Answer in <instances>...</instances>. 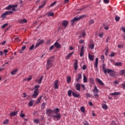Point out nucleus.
Listing matches in <instances>:
<instances>
[{"mask_svg":"<svg viewBox=\"0 0 125 125\" xmlns=\"http://www.w3.org/2000/svg\"><path fill=\"white\" fill-rule=\"evenodd\" d=\"M60 111V110H59V108H56L55 109V110L53 111V113L55 114H59L58 113H59Z\"/></svg>","mask_w":125,"mask_h":125,"instance_id":"cd10ccee","label":"nucleus"},{"mask_svg":"<svg viewBox=\"0 0 125 125\" xmlns=\"http://www.w3.org/2000/svg\"><path fill=\"white\" fill-rule=\"evenodd\" d=\"M58 83H59L58 80L55 81L54 83L55 89H58V87H59V85H58Z\"/></svg>","mask_w":125,"mask_h":125,"instance_id":"9b49d317","label":"nucleus"},{"mask_svg":"<svg viewBox=\"0 0 125 125\" xmlns=\"http://www.w3.org/2000/svg\"><path fill=\"white\" fill-rule=\"evenodd\" d=\"M102 68H103V72H104V74H106L107 73V71H108V70L109 69H106L105 68V64H103L102 65Z\"/></svg>","mask_w":125,"mask_h":125,"instance_id":"412c9836","label":"nucleus"},{"mask_svg":"<svg viewBox=\"0 0 125 125\" xmlns=\"http://www.w3.org/2000/svg\"><path fill=\"white\" fill-rule=\"evenodd\" d=\"M45 108V103H43L42 105V109H44Z\"/></svg>","mask_w":125,"mask_h":125,"instance_id":"a18cd8bd","label":"nucleus"},{"mask_svg":"<svg viewBox=\"0 0 125 125\" xmlns=\"http://www.w3.org/2000/svg\"><path fill=\"white\" fill-rule=\"evenodd\" d=\"M95 69L96 71H98V69L97 68L98 67V58H96V62L95 63Z\"/></svg>","mask_w":125,"mask_h":125,"instance_id":"4468645a","label":"nucleus"},{"mask_svg":"<svg viewBox=\"0 0 125 125\" xmlns=\"http://www.w3.org/2000/svg\"><path fill=\"white\" fill-rule=\"evenodd\" d=\"M13 6L12 5H9L7 7H6V9L7 10H10V9H11L12 8Z\"/></svg>","mask_w":125,"mask_h":125,"instance_id":"58836bf2","label":"nucleus"},{"mask_svg":"<svg viewBox=\"0 0 125 125\" xmlns=\"http://www.w3.org/2000/svg\"><path fill=\"white\" fill-rule=\"evenodd\" d=\"M79 42L81 44L83 43V42H84V41L83 40H80L79 41Z\"/></svg>","mask_w":125,"mask_h":125,"instance_id":"69168bd1","label":"nucleus"},{"mask_svg":"<svg viewBox=\"0 0 125 125\" xmlns=\"http://www.w3.org/2000/svg\"><path fill=\"white\" fill-rule=\"evenodd\" d=\"M104 33H101L99 34V37L100 38H102L103 37Z\"/></svg>","mask_w":125,"mask_h":125,"instance_id":"13d9d810","label":"nucleus"},{"mask_svg":"<svg viewBox=\"0 0 125 125\" xmlns=\"http://www.w3.org/2000/svg\"><path fill=\"white\" fill-rule=\"evenodd\" d=\"M12 11H6L1 15V18L4 19V18H6L7 15H9V14H12Z\"/></svg>","mask_w":125,"mask_h":125,"instance_id":"20e7f679","label":"nucleus"},{"mask_svg":"<svg viewBox=\"0 0 125 125\" xmlns=\"http://www.w3.org/2000/svg\"><path fill=\"white\" fill-rule=\"evenodd\" d=\"M121 19V18L120 17H115V21H116V22H119V21H120V20Z\"/></svg>","mask_w":125,"mask_h":125,"instance_id":"37998d69","label":"nucleus"},{"mask_svg":"<svg viewBox=\"0 0 125 125\" xmlns=\"http://www.w3.org/2000/svg\"><path fill=\"white\" fill-rule=\"evenodd\" d=\"M72 94L74 97H75L76 98H79L80 97V94H78L76 92H72Z\"/></svg>","mask_w":125,"mask_h":125,"instance_id":"a211bd4d","label":"nucleus"},{"mask_svg":"<svg viewBox=\"0 0 125 125\" xmlns=\"http://www.w3.org/2000/svg\"><path fill=\"white\" fill-rule=\"evenodd\" d=\"M54 57H51L47 60V63L46 65V70H49L50 68L52 67L53 64L52 62H53V59H54Z\"/></svg>","mask_w":125,"mask_h":125,"instance_id":"f257e3e1","label":"nucleus"},{"mask_svg":"<svg viewBox=\"0 0 125 125\" xmlns=\"http://www.w3.org/2000/svg\"><path fill=\"white\" fill-rule=\"evenodd\" d=\"M42 79H43V75H42L41 78L39 80L36 81L37 83H38L39 84L42 83Z\"/></svg>","mask_w":125,"mask_h":125,"instance_id":"bb28decb","label":"nucleus"},{"mask_svg":"<svg viewBox=\"0 0 125 125\" xmlns=\"http://www.w3.org/2000/svg\"><path fill=\"white\" fill-rule=\"evenodd\" d=\"M96 81L99 83V84H100V85H102L103 86H104V83L99 78H96Z\"/></svg>","mask_w":125,"mask_h":125,"instance_id":"2eb2a0df","label":"nucleus"},{"mask_svg":"<svg viewBox=\"0 0 125 125\" xmlns=\"http://www.w3.org/2000/svg\"><path fill=\"white\" fill-rule=\"evenodd\" d=\"M83 83H87V78L85 77V75H83Z\"/></svg>","mask_w":125,"mask_h":125,"instance_id":"f704fd0d","label":"nucleus"},{"mask_svg":"<svg viewBox=\"0 0 125 125\" xmlns=\"http://www.w3.org/2000/svg\"><path fill=\"white\" fill-rule=\"evenodd\" d=\"M47 16H54V13L50 11L49 13H47Z\"/></svg>","mask_w":125,"mask_h":125,"instance_id":"72a5a7b5","label":"nucleus"},{"mask_svg":"<svg viewBox=\"0 0 125 125\" xmlns=\"http://www.w3.org/2000/svg\"><path fill=\"white\" fill-rule=\"evenodd\" d=\"M40 87L39 85H36L34 87L35 89H38V88Z\"/></svg>","mask_w":125,"mask_h":125,"instance_id":"6e6d98bb","label":"nucleus"},{"mask_svg":"<svg viewBox=\"0 0 125 125\" xmlns=\"http://www.w3.org/2000/svg\"><path fill=\"white\" fill-rule=\"evenodd\" d=\"M122 65H123V63L121 62H116L114 64V65L117 66V67H122Z\"/></svg>","mask_w":125,"mask_h":125,"instance_id":"b1692460","label":"nucleus"},{"mask_svg":"<svg viewBox=\"0 0 125 125\" xmlns=\"http://www.w3.org/2000/svg\"><path fill=\"white\" fill-rule=\"evenodd\" d=\"M109 0H104V3H109Z\"/></svg>","mask_w":125,"mask_h":125,"instance_id":"0e129e2a","label":"nucleus"},{"mask_svg":"<svg viewBox=\"0 0 125 125\" xmlns=\"http://www.w3.org/2000/svg\"><path fill=\"white\" fill-rule=\"evenodd\" d=\"M20 23H21V24H24L25 23H27V20H26L25 19H23L20 21Z\"/></svg>","mask_w":125,"mask_h":125,"instance_id":"2f4dec72","label":"nucleus"},{"mask_svg":"<svg viewBox=\"0 0 125 125\" xmlns=\"http://www.w3.org/2000/svg\"><path fill=\"white\" fill-rule=\"evenodd\" d=\"M125 73V69L121 70L120 71V75H121V76H122V75H124Z\"/></svg>","mask_w":125,"mask_h":125,"instance_id":"c03bdc74","label":"nucleus"},{"mask_svg":"<svg viewBox=\"0 0 125 125\" xmlns=\"http://www.w3.org/2000/svg\"><path fill=\"white\" fill-rule=\"evenodd\" d=\"M74 54V52H72L71 53H69L68 55H67L65 57V60H68L72 57V55Z\"/></svg>","mask_w":125,"mask_h":125,"instance_id":"ddd939ff","label":"nucleus"},{"mask_svg":"<svg viewBox=\"0 0 125 125\" xmlns=\"http://www.w3.org/2000/svg\"><path fill=\"white\" fill-rule=\"evenodd\" d=\"M84 50V46H82L81 49V52L80 54V57H83V53L84 52H83V50Z\"/></svg>","mask_w":125,"mask_h":125,"instance_id":"f3484780","label":"nucleus"},{"mask_svg":"<svg viewBox=\"0 0 125 125\" xmlns=\"http://www.w3.org/2000/svg\"><path fill=\"white\" fill-rule=\"evenodd\" d=\"M39 95V89H36L34 90V93L32 94L33 98H36Z\"/></svg>","mask_w":125,"mask_h":125,"instance_id":"1a4fd4ad","label":"nucleus"},{"mask_svg":"<svg viewBox=\"0 0 125 125\" xmlns=\"http://www.w3.org/2000/svg\"><path fill=\"white\" fill-rule=\"evenodd\" d=\"M76 86L77 90H78L79 91H80V90H81V84L77 83L76 85Z\"/></svg>","mask_w":125,"mask_h":125,"instance_id":"393cba45","label":"nucleus"},{"mask_svg":"<svg viewBox=\"0 0 125 125\" xmlns=\"http://www.w3.org/2000/svg\"><path fill=\"white\" fill-rule=\"evenodd\" d=\"M106 73L109 74L110 76H111V77H114V76H115V71L113 70L108 69H107Z\"/></svg>","mask_w":125,"mask_h":125,"instance_id":"6e6552de","label":"nucleus"},{"mask_svg":"<svg viewBox=\"0 0 125 125\" xmlns=\"http://www.w3.org/2000/svg\"><path fill=\"white\" fill-rule=\"evenodd\" d=\"M73 92H72V90H69L68 92H67V94L68 95V96L69 97H71V96H72V93Z\"/></svg>","mask_w":125,"mask_h":125,"instance_id":"473e14b6","label":"nucleus"},{"mask_svg":"<svg viewBox=\"0 0 125 125\" xmlns=\"http://www.w3.org/2000/svg\"><path fill=\"white\" fill-rule=\"evenodd\" d=\"M94 20H91L89 21V25H90L92 24H94Z\"/></svg>","mask_w":125,"mask_h":125,"instance_id":"79ce46f5","label":"nucleus"},{"mask_svg":"<svg viewBox=\"0 0 125 125\" xmlns=\"http://www.w3.org/2000/svg\"><path fill=\"white\" fill-rule=\"evenodd\" d=\"M3 124L5 125H8L9 124V120L6 119L3 122Z\"/></svg>","mask_w":125,"mask_h":125,"instance_id":"c756f323","label":"nucleus"},{"mask_svg":"<svg viewBox=\"0 0 125 125\" xmlns=\"http://www.w3.org/2000/svg\"><path fill=\"white\" fill-rule=\"evenodd\" d=\"M85 16H86V15H82L80 16L79 17H75V18H74L71 21V25H74V23H75V22L76 21H79V20H81V19H82V18H83V17H85Z\"/></svg>","mask_w":125,"mask_h":125,"instance_id":"f03ea898","label":"nucleus"},{"mask_svg":"<svg viewBox=\"0 0 125 125\" xmlns=\"http://www.w3.org/2000/svg\"><path fill=\"white\" fill-rule=\"evenodd\" d=\"M37 42H37L35 46V48H38V47H39V46H40L41 45V44H42V43H43L44 42V40H38L37 41Z\"/></svg>","mask_w":125,"mask_h":125,"instance_id":"423d86ee","label":"nucleus"},{"mask_svg":"<svg viewBox=\"0 0 125 125\" xmlns=\"http://www.w3.org/2000/svg\"><path fill=\"white\" fill-rule=\"evenodd\" d=\"M82 74L80 73L78 75V77L76 79V82L79 83V82H80V80H82Z\"/></svg>","mask_w":125,"mask_h":125,"instance_id":"6ab92c4d","label":"nucleus"},{"mask_svg":"<svg viewBox=\"0 0 125 125\" xmlns=\"http://www.w3.org/2000/svg\"><path fill=\"white\" fill-rule=\"evenodd\" d=\"M108 52H109V49H106L105 50V52L104 55L107 56L108 55Z\"/></svg>","mask_w":125,"mask_h":125,"instance_id":"de8ad7c7","label":"nucleus"},{"mask_svg":"<svg viewBox=\"0 0 125 125\" xmlns=\"http://www.w3.org/2000/svg\"><path fill=\"white\" fill-rule=\"evenodd\" d=\"M46 2L45 1H44L43 2H42V4L41 5L39 6V9H42V8H43V7H44L45 6V3Z\"/></svg>","mask_w":125,"mask_h":125,"instance_id":"5701e85b","label":"nucleus"},{"mask_svg":"<svg viewBox=\"0 0 125 125\" xmlns=\"http://www.w3.org/2000/svg\"><path fill=\"white\" fill-rule=\"evenodd\" d=\"M21 118H24V117H25V114L24 113H21L20 115Z\"/></svg>","mask_w":125,"mask_h":125,"instance_id":"052dcab7","label":"nucleus"},{"mask_svg":"<svg viewBox=\"0 0 125 125\" xmlns=\"http://www.w3.org/2000/svg\"><path fill=\"white\" fill-rule=\"evenodd\" d=\"M92 91L93 93H94V96H95V97H98V96H99V95H98L99 90L97 89V87L96 86L94 87V89L92 90Z\"/></svg>","mask_w":125,"mask_h":125,"instance_id":"39448f33","label":"nucleus"},{"mask_svg":"<svg viewBox=\"0 0 125 125\" xmlns=\"http://www.w3.org/2000/svg\"><path fill=\"white\" fill-rule=\"evenodd\" d=\"M28 105L30 107H32V106H33V101H31L29 104Z\"/></svg>","mask_w":125,"mask_h":125,"instance_id":"09e8293b","label":"nucleus"},{"mask_svg":"<svg viewBox=\"0 0 125 125\" xmlns=\"http://www.w3.org/2000/svg\"><path fill=\"white\" fill-rule=\"evenodd\" d=\"M42 98V96L39 97L37 99V103H40Z\"/></svg>","mask_w":125,"mask_h":125,"instance_id":"a19ab883","label":"nucleus"},{"mask_svg":"<svg viewBox=\"0 0 125 125\" xmlns=\"http://www.w3.org/2000/svg\"><path fill=\"white\" fill-rule=\"evenodd\" d=\"M110 56L111 57H114V56H115V53H114V52H111Z\"/></svg>","mask_w":125,"mask_h":125,"instance_id":"bf43d9fd","label":"nucleus"},{"mask_svg":"<svg viewBox=\"0 0 125 125\" xmlns=\"http://www.w3.org/2000/svg\"><path fill=\"white\" fill-rule=\"evenodd\" d=\"M86 34H85V31H83L82 32V34L80 35V38H83V37H85Z\"/></svg>","mask_w":125,"mask_h":125,"instance_id":"c85d7f7f","label":"nucleus"},{"mask_svg":"<svg viewBox=\"0 0 125 125\" xmlns=\"http://www.w3.org/2000/svg\"><path fill=\"white\" fill-rule=\"evenodd\" d=\"M78 60H75V62L74 63V68L75 70H77L78 69Z\"/></svg>","mask_w":125,"mask_h":125,"instance_id":"4be33fe9","label":"nucleus"},{"mask_svg":"<svg viewBox=\"0 0 125 125\" xmlns=\"http://www.w3.org/2000/svg\"><path fill=\"white\" fill-rule=\"evenodd\" d=\"M110 37H107L106 38V40H105L106 42H108L109 41H110Z\"/></svg>","mask_w":125,"mask_h":125,"instance_id":"864d4df0","label":"nucleus"},{"mask_svg":"<svg viewBox=\"0 0 125 125\" xmlns=\"http://www.w3.org/2000/svg\"><path fill=\"white\" fill-rule=\"evenodd\" d=\"M54 46L56 47V48H61V44L59 43V42H56L54 44Z\"/></svg>","mask_w":125,"mask_h":125,"instance_id":"f8f14e48","label":"nucleus"},{"mask_svg":"<svg viewBox=\"0 0 125 125\" xmlns=\"http://www.w3.org/2000/svg\"><path fill=\"white\" fill-rule=\"evenodd\" d=\"M32 79H33V77L31 76H30L27 79L28 82H30V81H31V80H32Z\"/></svg>","mask_w":125,"mask_h":125,"instance_id":"603ef678","label":"nucleus"},{"mask_svg":"<svg viewBox=\"0 0 125 125\" xmlns=\"http://www.w3.org/2000/svg\"><path fill=\"white\" fill-rule=\"evenodd\" d=\"M101 59H102V61L103 62H104V61L105 60V58L104 57V55H103V56H101Z\"/></svg>","mask_w":125,"mask_h":125,"instance_id":"5fc2aeb1","label":"nucleus"},{"mask_svg":"<svg viewBox=\"0 0 125 125\" xmlns=\"http://www.w3.org/2000/svg\"><path fill=\"white\" fill-rule=\"evenodd\" d=\"M112 96H117L118 95H121V92H115L114 93H111L109 94Z\"/></svg>","mask_w":125,"mask_h":125,"instance_id":"dca6fc26","label":"nucleus"},{"mask_svg":"<svg viewBox=\"0 0 125 125\" xmlns=\"http://www.w3.org/2000/svg\"><path fill=\"white\" fill-rule=\"evenodd\" d=\"M111 125H118L115 121H113L112 123L111 124Z\"/></svg>","mask_w":125,"mask_h":125,"instance_id":"e2e57ef3","label":"nucleus"},{"mask_svg":"<svg viewBox=\"0 0 125 125\" xmlns=\"http://www.w3.org/2000/svg\"><path fill=\"white\" fill-rule=\"evenodd\" d=\"M71 77L68 76L67 77V82L68 83H71Z\"/></svg>","mask_w":125,"mask_h":125,"instance_id":"e433bc0d","label":"nucleus"},{"mask_svg":"<svg viewBox=\"0 0 125 125\" xmlns=\"http://www.w3.org/2000/svg\"><path fill=\"white\" fill-rule=\"evenodd\" d=\"M102 108L103 109H104V110H107V109H108V106H107L106 104H103Z\"/></svg>","mask_w":125,"mask_h":125,"instance_id":"7c9ffc66","label":"nucleus"},{"mask_svg":"<svg viewBox=\"0 0 125 125\" xmlns=\"http://www.w3.org/2000/svg\"><path fill=\"white\" fill-rule=\"evenodd\" d=\"M18 113V111H12L10 113V116L11 117H14V116H16L17 115V113Z\"/></svg>","mask_w":125,"mask_h":125,"instance_id":"aec40b11","label":"nucleus"},{"mask_svg":"<svg viewBox=\"0 0 125 125\" xmlns=\"http://www.w3.org/2000/svg\"><path fill=\"white\" fill-rule=\"evenodd\" d=\"M18 71V69H15V70L13 71L11 73V75H15L16 73Z\"/></svg>","mask_w":125,"mask_h":125,"instance_id":"c9c22d12","label":"nucleus"},{"mask_svg":"<svg viewBox=\"0 0 125 125\" xmlns=\"http://www.w3.org/2000/svg\"><path fill=\"white\" fill-rule=\"evenodd\" d=\"M7 25H8V23H5L2 25L1 28H5V27H6Z\"/></svg>","mask_w":125,"mask_h":125,"instance_id":"3c124183","label":"nucleus"},{"mask_svg":"<svg viewBox=\"0 0 125 125\" xmlns=\"http://www.w3.org/2000/svg\"><path fill=\"white\" fill-rule=\"evenodd\" d=\"M46 114L48 117H52L53 116L52 115L53 114V111L51 109H48L46 110Z\"/></svg>","mask_w":125,"mask_h":125,"instance_id":"0eeeda50","label":"nucleus"},{"mask_svg":"<svg viewBox=\"0 0 125 125\" xmlns=\"http://www.w3.org/2000/svg\"><path fill=\"white\" fill-rule=\"evenodd\" d=\"M15 41H16V42H20V39H19V38L17 37L15 39Z\"/></svg>","mask_w":125,"mask_h":125,"instance_id":"338daca9","label":"nucleus"},{"mask_svg":"<svg viewBox=\"0 0 125 125\" xmlns=\"http://www.w3.org/2000/svg\"><path fill=\"white\" fill-rule=\"evenodd\" d=\"M82 69L83 70H85V69H86V65H83Z\"/></svg>","mask_w":125,"mask_h":125,"instance_id":"774afa93","label":"nucleus"},{"mask_svg":"<svg viewBox=\"0 0 125 125\" xmlns=\"http://www.w3.org/2000/svg\"><path fill=\"white\" fill-rule=\"evenodd\" d=\"M88 58L89 59V60H90L91 61H93V59L94 58V56H92L91 55H90V54H88Z\"/></svg>","mask_w":125,"mask_h":125,"instance_id":"a878e982","label":"nucleus"},{"mask_svg":"<svg viewBox=\"0 0 125 125\" xmlns=\"http://www.w3.org/2000/svg\"><path fill=\"white\" fill-rule=\"evenodd\" d=\"M68 24H69V22H68V21H63L62 23V25L64 27H59V30H60L61 29H62V30H65V29L67 28V26H68Z\"/></svg>","mask_w":125,"mask_h":125,"instance_id":"7ed1b4c3","label":"nucleus"},{"mask_svg":"<svg viewBox=\"0 0 125 125\" xmlns=\"http://www.w3.org/2000/svg\"><path fill=\"white\" fill-rule=\"evenodd\" d=\"M56 3H57L56 1H54V2L50 4V6H51V7L54 6L55 5V4H56Z\"/></svg>","mask_w":125,"mask_h":125,"instance_id":"49530a36","label":"nucleus"},{"mask_svg":"<svg viewBox=\"0 0 125 125\" xmlns=\"http://www.w3.org/2000/svg\"><path fill=\"white\" fill-rule=\"evenodd\" d=\"M53 48H54V45H53L49 47V50H52V49H53Z\"/></svg>","mask_w":125,"mask_h":125,"instance_id":"4d7b16f0","label":"nucleus"},{"mask_svg":"<svg viewBox=\"0 0 125 125\" xmlns=\"http://www.w3.org/2000/svg\"><path fill=\"white\" fill-rule=\"evenodd\" d=\"M34 47H35V45L32 44L31 46L29 48L30 50H33V49H34Z\"/></svg>","mask_w":125,"mask_h":125,"instance_id":"8fccbe9b","label":"nucleus"},{"mask_svg":"<svg viewBox=\"0 0 125 125\" xmlns=\"http://www.w3.org/2000/svg\"><path fill=\"white\" fill-rule=\"evenodd\" d=\"M118 47L119 48H122L124 47V45H121V44H119V45H118Z\"/></svg>","mask_w":125,"mask_h":125,"instance_id":"680f3d73","label":"nucleus"},{"mask_svg":"<svg viewBox=\"0 0 125 125\" xmlns=\"http://www.w3.org/2000/svg\"><path fill=\"white\" fill-rule=\"evenodd\" d=\"M54 121H55V118L57 119V121H59L61 118V115L60 114H57L52 116Z\"/></svg>","mask_w":125,"mask_h":125,"instance_id":"9d476101","label":"nucleus"},{"mask_svg":"<svg viewBox=\"0 0 125 125\" xmlns=\"http://www.w3.org/2000/svg\"><path fill=\"white\" fill-rule=\"evenodd\" d=\"M89 48L90 49H93L94 48V44H91L89 45Z\"/></svg>","mask_w":125,"mask_h":125,"instance_id":"ea45409f","label":"nucleus"},{"mask_svg":"<svg viewBox=\"0 0 125 125\" xmlns=\"http://www.w3.org/2000/svg\"><path fill=\"white\" fill-rule=\"evenodd\" d=\"M80 110L82 113H84L85 112V109H84V107L83 106H82Z\"/></svg>","mask_w":125,"mask_h":125,"instance_id":"4c0bfd02","label":"nucleus"}]
</instances>
